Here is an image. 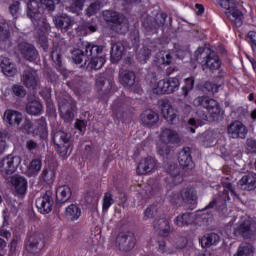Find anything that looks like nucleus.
<instances>
[{
  "mask_svg": "<svg viewBox=\"0 0 256 256\" xmlns=\"http://www.w3.org/2000/svg\"><path fill=\"white\" fill-rule=\"evenodd\" d=\"M101 9V6L98 3H92L87 9H86V15L88 17H93Z\"/></svg>",
  "mask_w": 256,
  "mask_h": 256,
  "instance_id": "13d9d810",
  "label": "nucleus"
},
{
  "mask_svg": "<svg viewBox=\"0 0 256 256\" xmlns=\"http://www.w3.org/2000/svg\"><path fill=\"white\" fill-rule=\"evenodd\" d=\"M53 141L60 157H67V153H69V148L71 147V134L57 131L53 135Z\"/></svg>",
  "mask_w": 256,
  "mask_h": 256,
  "instance_id": "9d476101",
  "label": "nucleus"
},
{
  "mask_svg": "<svg viewBox=\"0 0 256 256\" xmlns=\"http://www.w3.org/2000/svg\"><path fill=\"white\" fill-rule=\"evenodd\" d=\"M140 120L143 125L151 127L156 125V123H159V114L151 109H148L140 115Z\"/></svg>",
  "mask_w": 256,
  "mask_h": 256,
  "instance_id": "c85d7f7f",
  "label": "nucleus"
},
{
  "mask_svg": "<svg viewBox=\"0 0 256 256\" xmlns=\"http://www.w3.org/2000/svg\"><path fill=\"white\" fill-rule=\"evenodd\" d=\"M115 203L113 199V194L111 192H106L103 197L102 211L103 213H107L109 211V207Z\"/></svg>",
  "mask_w": 256,
  "mask_h": 256,
  "instance_id": "09e8293b",
  "label": "nucleus"
},
{
  "mask_svg": "<svg viewBox=\"0 0 256 256\" xmlns=\"http://www.w3.org/2000/svg\"><path fill=\"white\" fill-rule=\"evenodd\" d=\"M124 51L125 46H123L121 42L113 44L110 52L112 63H118V61H121Z\"/></svg>",
  "mask_w": 256,
  "mask_h": 256,
  "instance_id": "f704fd0d",
  "label": "nucleus"
},
{
  "mask_svg": "<svg viewBox=\"0 0 256 256\" xmlns=\"http://www.w3.org/2000/svg\"><path fill=\"white\" fill-rule=\"evenodd\" d=\"M72 59L77 65H81L84 61V65H87V56H85V51L76 48L72 51Z\"/></svg>",
  "mask_w": 256,
  "mask_h": 256,
  "instance_id": "a18cd8bd",
  "label": "nucleus"
},
{
  "mask_svg": "<svg viewBox=\"0 0 256 256\" xmlns=\"http://www.w3.org/2000/svg\"><path fill=\"white\" fill-rule=\"evenodd\" d=\"M180 195L183 202L190 205V209H193L197 205V191L193 187L183 188Z\"/></svg>",
  "mask_w": 256,
  "mask_h": 256,
  "instance_id": "aec40b11",
  "label": "nucleus"
},
{
  "mask_svg": "<svg viewBox=\"0 0 256 256\" xmlns=\"http://www.w3.org/2000/svg\"><path fill=\"white\" fill-rule=\"evenodd\" d=\"M26 149H28L30 153H33V151H37V149H39V144L34 140H28L26 142Z\"/></svg>",
  "mask_w": 256,
  "mask_h": 256,
  "instance_id": "0e129e2a",
  "label": "nucleus"
},
{
  "mask_svg": "<svg viewBox=\"0 0 256 256\" xmlns=\"http://www.w3.org/2000/svg\"><path fill=\"white\" fill-rule=\"evenodd\" d=\"M155 165H157V163L152 157L141 160L137 166L138 175H145L147 173H151V171L155 169Z\"/></svg>",
  "mask_w": 256,
  "mask_h": 256,
  "instance_id": "c756f323",
  "label": "nucleus"
},
{
  "mask_svg": "<svg viewBox=\"0 0 256 256\" xmlns=\"http://www.w3.org/2000/svg\"><path fill=\"white\" fill-rule=\"evenodd\" d=\"M96 86L99 91H103L107 95L113 89V77L100 74L96 79Z\"/></svg>",
  "mask_w": 256,
  "mask_h": 256,
  "instance_id": "4be33fe9",
  "label": "nucleus"
},
{
  "mask_svg": "<svg viewBox=\"0 0 256 256\" xmlns=\"http://www.w3.org/2000/svg\"><path fill=\"white\" fill-rule=\"evenodd\" d=\"M27 7V15L35 27L39 43L44 47V49H47V32L51 29V26L47 23V19L43 16V13L39 10L40 4L37 0H30L27 3Z\"/></svg>",
  "mask_w": 256,
  "mask_h": 256,
  "instance_id": "f257e3e1",
  "label": "nucleus"
},
{
  "mask_svg": "<svg viewBox=\"0 0 256 256\" xmlns=\"http://www.w3.org/2000/svg\"><path fill=\"white\" fill-rule=\"evenodd\" d=\"M71 188L69 186H60L56 191V205L57 207H63L66 203H69L71 199Z\"/></svg>",
  "mask_w": 256,
  "mask_h": 256,
  "instance_id": "5701e85b",
  "label": "nucleus"
},
{
  "mask_svg": "<svg viewBox=\"0 0 256 256\" xmlns=\"http://www.w3.org/2000/svg\"><path fill=\"white\" fill-rule=\"evenodd\" d=\"M42 179L46 183H53L55 181V170L51 168H45L42 172Z\"/></svg>",
  "mask_w": 256,
  "mask_h": 256,
  "instance_id": "603ef678",
  "label": "nucleus"
},
{
  "mask_svg": "<svg viewBox=\"0 0 256 256\" xmlns=\"http://www.w3.org/2000/svg\"><path fill=\"white\" fill-rule=\"evenodd\" d=\"M42 166L43 163L40 159H33L27 167V177H36V175H39V171H41Z\"/></svg>",
  "mask_w": 256,
  "mask_h": 256,
  "instance_id": "4c0bfd02",
  "label": "nucleus"
},
{
  "mask_svg": "<svg viewBox=\"0 0 256 256\" xmlns=\"http://www.w3.org/2000/svg\"><path fill=\"white\" fill-rule=\"evenodd\" d=\"M53 204V191L51 190L46 191L44 195L36 200V207L43 215L51 213L53 210Z\"/></svg>",
  "mask_w": 256,
  "mask_h": 256,
  "instance_id": "2eb2a0df",
  "label": "nucleus"
},
{
  "mask_svg": "<svg viewBox=\"0 0 256 256\" xmlns=\"http://www.w3.org/2000/svg\"><path fill=\"white\" fill-rule=\"evenodd\" d=\"M153 229L158 235H161V237H167L171 231L169 220L165 217L156 218L153 222Z\"/></svg>",
  "mask_w": 256,
  "mask_h": 256,
  "instance_id": "412c9836",
  "label": "nucleus"
},
{
  "mask_svg": "<svg viewBox=\"0 0 256 256\" xmlns=\"http://www.w3.org/2000/svg\"><path fill=\"white\" fill-rule=\"evenodd\" d=\"M255 253V248H253V245L249 243H242L237 249V252L234 254V256H253Z\"/></svg>",
  "mask_w": 256,
  "mask_h": 256,
  "instance_id": "c03bdc74",
  "label": "nucleus"
},
{
  "mask_svg": "<svg viewBox=\"0 0 256 256\" xmlns=\"http://www.w3.org/2000/svg\"><path fill=\"white\" fill-rule=\"evenodd\" d=\"M238 187L243 191H255L256 189V177L254 174L244 175L238 182Z\"/></svg>",
  "mask_w": 256,
  "mask_h": 256,
  "instance_id": "bb28decb",
  "label": "nucleus"
},
{
  "mask_svg": "<svg viewBox=\"0 0 256 256\" xmlns=\"http://www.w3.org/2000/svg\"><path fill=\"white\" fill-rule=\"evenodd\" d=\"M84 4L85 0H75L68 8V11H70V13H75L76 15H79V13L83 11Z\"/></svg>",
  "mask_w": 256,
  "mask_h": 256,
  "instance_id": "3c124183",
  "label": "nucleus"
},
{
  "mask_svg": "<svg viewBox=\"0 0 256 256\" xmlns=\"http://www.w3.org/2000/svg\"><path fill=\"white\" fill-rule=\"evenodd\" d=\"M43 247H45V238L43 237V234L34 232L28 237L26 242V251L28 253L37 255L38 253H41Z\"/></svg>",
  "mask_w": 256,
  "mask_h": 256,
  "instance_id": "ddd939ff",
  "label": "nucleus"
},
{
  "mask_svg": "<svg viewBox=\"0 0 256 256\" xmlns=\"http://www.w3.org/2000/svg\"><path fill=\"white\" fill-rule=\"evenodd\" d=\"M221 241V237L217 233L206 234L200 239L202 247H211L217 245Z\"/></svg>",
  "mask_w": 256,
  "mask_h": 256,
  "instance_id": "58836bf2",
  "label": "nucleus"
},
{
  "mask_svg": "<svg viewBox=\"0 0 256 256\" xmlns=\"http://www.w3.org/2000/svg\"><path fill=\"white\" fill-rule=\"evenodd\" d=\"M238 235H241L243 239H250V241H256V221L251 219L244 220L236 230Z\"/></svg>",
  "mask_w": 256,
  "mask_h": 256,
  "instance_id": "4468645a",
  "label": "nucleus"
},
{
  "mask_svg": "<svg viewBox=\"0 0 256 256\" xmlns=\"http://www.w3.org/2000/svg\"><path fill=\"white\" fill-rule=\"evenodd\" d=\"M11 183L19 195H25L27 192V180L25 178L21 176H13L11 178Z\"/></svg>",
  "mask_w": 256,
  "mask_h": 256,
  "instance_id": "2f4dec72",
  "label": "nucleus"
},
{
  "mask_svg": "<svg viewBox=\"0 0 256 256\" xmlns=\"http://www.w3.org/2000/svg\"><path fill=\"white\" fill-rule=\"evenodd\" d=\"M4 121L9 123L11 127H19L23 121V114L15 110H6L4 112Z\"/></svg>",
  "mask_w": 256,
  "mask_h": 256,
  "instance_id": "b1692460",
  "label": "nucleus"
},
{
  "mask_svg": "<svg viewBox=\"0 0 256 256\" xmlns=\"http://www.w3.org/2000/svg\"><path fill=\"white\" fill-rule=\"evenodd\" d=\"M0 67L6 77H15L17 75V67L9 58H4L0 63Z\"/></svg>",
  "mask_w": 256,
  "mask_h": 256,
  "instance_id": "7c9ffc66",
  "label": "nucleus"
},
{
  "mask_svg": "<svg viewBox=\"0 0 256 256\" xmlns=\"http://www.w3.org/2000/svg\"><path fill=\"white\" fill-rule=\"evenodd\" d=\"M11 37L9 24L5 21H0V41H7Z\"/></svg>",
  "mask_w": 256,
  "mask_h": 256,
  "instance_id": "49530a36",
  "label": "nucleus"
},
{
  "mask_svg": "<svg viewBox=\"0 0 256 256\" xmlns=\"http://www.w3.org/2000/svg\"><path fill=\"white\" fill-rule=\"evenodd\" d=\"M12 91L16 97H25L27 95V91L25 90V87L21 85H14L12 87Z\"/></svg>",
  "mask_w": 256,
  "mask_h": 256,
  "instance_id": "4d7b16f0",
  "label": "nucleus"
},
{
  "mask_svg": "<svg viewBox=\"0 0 256 256\" xmlns=\"http://www.w3.org/2000/svg\"><path fill=\"white\" fill-rule=\"evenodd\" d=\"M247 39H248V43H250L252 49H255L256 48V32L249 31Z\"/></svg>",
  "mask_w": 256,
  "mask_h": 256,
  "instance_id": "e2e57ef3",
  "label": "nucleus"
},
{
  "mask_svg": "<svg viewBox=\"0 0 256 256\" xmlns=\"http://www.w3.org/2000/svg\"><path fill=\"white\" fill-rule=\"evenodd\" d=\"M85 199L88 205H97L99 203V196L95 194H88Z\"/></svg>",
  "mask_w": 256,
  "mask_h": 256,
  "instance_id": "680f3d73",
  "label": "nucleus"
},
{
  "mask_svg": "<svg viewBox=\"0 0 256 256\" xmlns=\"http://www.w3.org/2000/svg\"><path fill=\"white\" fill-rule=\"evenodd\" d=\"M20 165L21 158L19 156H6L0 159V175H2L4 179H9V177L17 171Z\"/></svg>",
  "mask_w": 256,
  "mask_h": 256,
  "instance_id": "6e6552de",
  "label": "nucleus"
},
{
  "mask_svg": "<svg viewBox=\"0 0 256 256\" xmlns=\"http://www.w3.org/2000/svg\"><path fill=\"white\" fill-rule=\"evenodd\" d=\"M26 113L28 115H41L43 113V104L37 100L29 102L26 105Z\"/></svg>",
  "mask_w": 256,
  "mask_h": 256,
  "instance_id": "a19ab883",
  "label": "nucleus"
},
{
  "mask_svg": "<svg viewBox=\"0 0 256 256\" xmlns=\"http://www.w3.org/2000/svg\"><path fill=\"white\" fill-rule=\"evenodd\" d=\"M204 89L208 93H217L219 91V86L214 84L213 82H206L204 84Z\"/></svg>",
  "mask_w": 256,
  "mask_h": 256,
  "instance_id": "bf43d9fd",
  "label": "nucleus"
},
{
  "mask_svg": "<svg viewBox=\"0 0 256 256\" xmlns=\"http://www.w3.org/2000/svg\"><path fill=\"white\" fill-rule=\"evenodd\" d=\"M196 61L201 63L203 69L205 67L210 71H217L221 67V60L215 51L205 49L203 47L198 48L195 53Z\"/></svg>",
  "mask_w": 256,
  "mask_h": 256,
  "instance_id": "7ed1b4c3",
  "label": "nucleus"
},
{
  "mask_svg": "<svg viewBox=\"0 0 256 256\" xmlns=\"http://www.w3.org/2000/svg\"><path fill=\"white\" fill-rule=\"evenodd\" d=\"M176 249H185L187 247V238L185 237H180L177 239L175 243Z\"/></svg>",
  "mask_w": 256,
  "mask_h": 256,
  "instance_id": "69168bd1",
  "label": "nucleus"
},
{
  "mask_svg": "<svg viewBox=\"0 0 256 256\" xmlns=\"http://www.w3.org/2000/svg\"><path fill=\"white\" fill-rule=\"evenodd\" d=\"M179 164L186 170L193 169L195 163H193V158L191 157V149L184 148L178 155Z\"/></svg>",
  "mask_w": 256,
  "mask_h": 256,
  "instance_id": "a878e982",
  "label": "nucleus"
},
{
  "mask_svg": "<svg viewBox=\"0 0 256 256\" xmlns=\"http://www.w3.org/2000/svg\"><path fill=\"white\" fill-rule=\"evenodd\" d=\"M222 186L224 188L223 190V199L224 201H229L231 198L229 197V191L232 193V195H237L235 192V188L233 187V184L229 182H223Z\"/></svg>",
  "mask_w": 256,
  "mask_h": 256,
  "instance_id": "8fccbe9b",
  "label": "nucleus"
},
{
  "mask_svg": "<svg viewBox=\"0 0 256 256\" xmlns=\"http://www.w3.org/2000/svg\"><path fill=\"white\" fill-rule=\"evenodd\" d=\"M84 55L85 57H94L95 55H99V53L103 52L102 46L93 45L91 43L84 44Z\"/></svg>",
  "mask_w": 256,
  "mask_h": 256,
  "instance_id": "37998d69",
  "label": "nucleus"
},
{
  "mask_svg": "<svg viewBox=\"0 0 256 256\" xmlns=\"http://www.w3.org/2000/svg\"><path fill=\"white\" fill-rule=\"evenodd\" d=\"M165 19H167V14L160 13L156 15L155 22L151 26L148 23H144V27L147 29V31H157L159 27H163L165 25Z\"/></svg>",
  "mask_w": 256,
  "mask_h": 256,
  "instance_id": "ea45409f",
  "label": "nucleus"
},
{
  "mask_svg": "<svg viewBox=\"0 0 256 256\" xmlns=\"http://www.w3.org/2000/svg\"><path fill=\"white\" fill-rule=\"evenodd\" d=\"M218 139L219 132L215 130H206L197 137L199 143L204 145V147H214V145H217Z\"/></svg>",
  "mask_w": 256,
  "mask_h": 256,
  "instance_id": "a211bd4d",
  "label": "nucleus"
},
{
  "mask_svg": "<svg viewBox=\"0 0 256 256\" xmlns=\"http://www.w3.org/2000/svg\"><path fill=\"white\" fill-rule=\"evenodd\" d=\"M189 223H193V214L191 213H184L176 218V225H178V227L189 225Z\"/></svg>",
  "mask_w": 256,
  "mask_h": 256,
  "instance_id": "de8ad7c7",
  "label": "nucleus"
},
{
  "mask_svg": "<svg viewBox=\"0 0 256 256\" xmlns=\"http://www.w3.org/2000/svg\"><path fill=\"white\" fill-rule=\"evenodd\" d=\"M160 107L162 115L167 121H173L175 117H177V112L175 111L173 106H171V103L163 101L161 102Z\"/></svg>",
  "mask_w": 256,
  "mask_h": 256,
  "instance_id": "473e14b6",
  "label": "nucleus"
},
{
  "mask_svg": "<svg viewBox=\"0 0 256 256\" xmlns=\"http://www.w3.org/2000/svg\"><path fill=\"white\" fill-rule=\"evenodd\" d=\"M103 19L106 23H113L112 29L116 33H125L129 29V24H127V19L115 11L105 10L103 12Z\"/></svg>",
  "mask_w": 256,
  "mask_h": 256,
  "instance_id": "0eeeda50",
  "label": "nucleus"
},
{
  "mask_svg": "<svg viewBox=\"0 0 256 256\" xmlns=\"http://www.w3.org/2000/svg\"><path fill=\"white\" fill-rule=\"evenodd\" d=\"M169 199L171 203H173L174 205H177L178 203H180L182 198H181V194L179 195V193L177 192H172L169 195Z\"/></svg>",
  "mask_w": 256,
  "mask_h": 256,
  "instance_id": "338daca9",
  "label": "nucleus"
},
{
  "mask_svg": "<svg viewBox=\"0 0 256 256\" xmlns=\"http://www.w3.org/2000/svg\"><path fill=\"white\" fill-rule=\"evenodd\" d=\"M173 58L167 52H160L158 54V65H170Z\"/></svg>",
  "mask_w": 256,
  "mask_h": 256,
  "instance_id": "5fc2aeb1",
  "label": "nucleus"
},
{
  "mask_svg": "<svg viewBox=\"0 0 256 256\" xmlns=\"http://www.w3.org/2000/svg\"><path fill=\"white\" fill-rule=\"evenodd\" d=\"M136 243L137 239L135 238V234L131 231L120 232L116 238V246L119 251H131V249L135 248Z\"/></svg>",
  "mask_w": 256,
  "mask_h": 256,
  "instance_id": "9b49d317",
  "label": "nucleus"
},
{
  "mask_svg": "<svg viewBox=\"0 0 256 256\" xmlns=\"http://www.w3.org/2000/svg\"><path fill=\"white\" fill-rule=\"evenodd\" d=\"M246 145H247L248 149H250V151H252V153H256V140L251 139V138L247 139Z\"/></svg>",
  "mask_w": 256,
  "mask_h": 256,
  "instance_id": "774afa93",
  "label": "nucleus"
},
{
  "mask_svg": "<svg viewBox=\"0 0 256 256\" xmlns=\"http://www.w3.org/2000/svg\"><path fill=\"white\" fill-rule=\"evenodd\" d=\"M53 22L55 24L56 29H60L62 33H67V31L70 30L73 25L71 17H69L67 14L55 16L53 18Z\"/></svg>",
  "mask_w": 256,
  "mask_h": 256,
  "instance_id": "393cba45",
  "label": "nucleus"
},
{
  "mask_svg": "<svg viewBox=\"0 0 256 256\" xmlns=\"http://www.w3.org/2000/svg\"><path fill=\"white\" fill-rule=\"evenodd\" d=\"M19 51L24 59H27V61H37L39 58V52H37L35 46L27 42H21L19 44Z\"/></svg>",
  "mask_w": 256,
  "mask_h": 256,
  "instance_id": "6ab92c4d",
  "label": "nucleus"
},
{
  "mask_svg": "<svg viewBox=\"0 0 256 256\" xmlns=\"http://www.w3.org/2000/svg\"><path fill=\"white\" fill-rule=\"evenodd\" d=\"M76 105L77 103L71 96H65L59 100V110L64 121H73V117H75L73 111H75Z\"/></svg>",
  "mask_w": 256,
  "mask_h": 256,
  "instance_id": "f8f14e48",
  "label": "nucleus"
},
{
  "mask_svg": "<svg viewBox=\"0 0 256 256\" xmlns=\"http://www.w3.org/2000/svg\"><path fill=\"white\" fill-rule=\"evenodd\" d=\"M19 5H21L19 1H15L10 5L9 9L12 17L17 18V14L19 13Z\"/></svg>",
  "mask_w": 256,
  "mask_h": 256,
  "instance_id": "052dcab7",
  "label": "nucleus"
},
{
  "mask_svg": "<svg viewBox=\"0 0 256 256\" xmlns=\"http://www.w3.org/2000/svg\"><path fill=\"white\" fill-rule=\"evenodd\" d=\"M42 5H45L50 11H55V6L61 3V0H40Z\"/></svg>",
  "mask_w": 256,
  "mask_h": 256,
  "instance_id": "6e6d98bb",
  "label": "nucleus"
},
{
  "mask_svg": "<svg viewBox=\"0 0 256 256\" xmlns=\"http://www.w3.org/2000/svg\"><path fill=\"white\" fill-rule=\"evenodd\" d=\"M166 173H169L172 177V182L174 185H178V183H181L183 181V177H181V174H179V166L175 163H168L166 165Z\"/></svg>",
  "mask_w": 256,
  "mask_h": 256,
  "instance_id": "c9c22d12",
  "label": "nucleus"
},
{
  "mask_svg": "<svg viewBox=\"0 0 256 256\" xmlns=\"http://www.w3.org/2000/svg\"><path fill=\"white\" fill-rule=\"evenodd\" d=\"M228 136L231 139H245L249 130L241 121H234L227 127Z\"/></svg>",
  "mask_w": 256,
  "mask_h": 256,
  "instance_id": "dca6fc26",
  "label": "nucleus"
},
{
  "mask_svg": "<svg viewBox=\"0 0 256 256\" xmlns=\"http://www.w3.org/2000/svg\"><path fill=\"white\" fill-rule=\"evenodd\" d=\"M23 133H28L32 135H40V137H47V122H45V118H41L33 124L31 120L26 119L21 128Z\"/></svg>",
  "mask_w": 256,
  "mask_h": 256,
  "instance_id": "1a4fd4ad",
  "label": "nucleus"
},
{
  "mask_svg": "<svg viewBox=\"0 0 256 256\" xmlns=\"http://www.w3.org/2000/svg\"><path fill=\"white\" fill-rule=\"evenodd\" d=\"M195 107H203L206 109V112L199 108L196 112L197 117L201 121H207L209 119V115L213 119H217L221 113V106H219V102H217L213 98H209L207 96H199L194 99Z\"/></svg>",
  "mask_w": 256,
  "mask_h": 256,
  "instance_id": "f03ea898",
  "label": "nucleus"
},
{
  "mask_svg": "<svg viewBox=\"0 0 256 256\" xmlns=\"http://www.w3.org/2000/svg\"><path fill=\"white\" fill-rule=\"evenodd\" d=\"M64 215L70 221H77L81 217V208L77 204H70L65 208Z\"/></svg>",
  "mask_w": 256,
  "mask_h": 256,
  "instance_id": "72a5a7b5",
  "label": "nucleus"
},
{
  "mask_svg": "<svg viewBox=\"0 0 256 256\" xmlns=\"http://www.w3.org/2000/svg\"><path fill=\"white\" fill-rule=\"evenodd\" d=\"M22 83L27 89L35 91L39 87V74H37V70L31 68L24 70L22 73Z\"/></svg>",
  "mask_w": 256,
  "mask_h": 256,
  "instance_id": "f3484780",
  "label": "nucleus"
},
{
  "mask_svg": "<svg viewBox=\"0 0 256 256\" xmlns=\"http://www.w3.org/2000/svg\"><path fill=\"white\" fill-rule=\"evenodd\" d=\"M179 82L178 78H169L167 80L163 79L158 82H153L151 84V89L153 93L156 95H171V93H175V91H179Z\"/></svg>",
  "mask_w": 256,
  "mask_h": 256,
  "instance_id": "423d86ee",
  "label": "nucleus"
},
{
  "mask_svg": "<svg viewBox=\"0 0 256 256\" xmlns=\"http://www.w3.org/2000/svg\"><path fill=\"white\" fill-rule=\"evenodd\" d=\"M160 143L157 146V153L162 157H166L171 153V145L179 143V134L175 130L169 128H162L159 135Z\"/></svg>",
  "mask_w": 256,
  "mask_h": 256,
  "instance_id": "20e7f679",
  "label": "nucleus"
},
{
  "mask_svg": "<svg viewBox=\"0 0 256 256\" xmlns=\"http://www.w3.org/2000/svg\"><path fill=\"white\" fill-rule=\"evenodd\" d=\"M120 83L124 87H133L135 85V73L129 70L120 72Z\"/></svg>",
  "mask_w": 256,
  "mask_h": 256,
  "instance_id": "e433bc0d",
  "label": "nucleus"
},
{
  "mask_svg": "<svg viewBox=\"0 0 256 256\" xmlns=\"http://www.w3.org/2000/svg\"><path fill=\"white\" fill-rule=\"evenodd\" d=\"M51 59L55 63L56 69H58L60 71V73L63 75L64 79H67V77H69L71 72H69V70L65 69L61 65V49L59 47L53 48V50L51 52Z\"/></svg>",
  "mask_w": 256,
  "mask_h": 256,
  "instance_id": "cd10ccee",
  "label": "nucleus"
},
{
  "mask_svg": "<svg viewBox=\"0 0 256 256\" xmlns=\"http://www.w3.org/2000/svg\"><path fill=\"white\" fill-rule=\"evenodd\" d=\"M220 7L225 9V15L236 27L243 25V12L239 9V2L236 0H218Z\"/></svg>",
  "mask_w": 256,
  "mask_h": 256,
  "instance_id": "39448f33",
  "label": "nucleus"
},
{
  "mask_svg": "<svg viewBox=\"0 0 256 256\" xmlns=\"http://www.w3.org/2000/svg\"><path fill=\"white\" fill-rule=\"evenodd\" d=\"M159 212V207L157 205H151L144 211V221L153 219L154 216Z\"/></svg>",
  "mask_w": 256,
  "mask_h": 256,
  "instance_id": "864d4df0",
  "label": "nucleus"
},
{
  "mask_svg": "<svg viewBox=\"0 0 256 256\" xmlns=\"http://www.w3.org/2000/svg\"><path fill=\"white\" fill-rule=\"evenodd\" d=\"M105 65V58L102 56H92L90 62L87 65L89 71H99Z\"/></svg>",
  "mask_w": 256,
  "mask_h": 256,
  "instance_id": "79ce46f5",
  "label": "nucleus"
}]
</instances>
